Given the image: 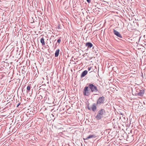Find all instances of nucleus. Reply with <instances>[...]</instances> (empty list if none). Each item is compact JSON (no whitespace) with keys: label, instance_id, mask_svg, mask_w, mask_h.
<instances>
[{"label":"nucleus","instance_id":"obj_26","mask_svg":"<svg viewBox=\"0 0 146 146\" xmlns=\"http://www.w3.org/2000/svg\"><path fill=\"white\" fill-rule=\"evenodd\" d=\"M119 129H120L119 126Z\"/></svg>","mask_w":146,"mask_h":146},{"label":"nucleus","instance_id":"obj_8","mask_svg":"<svg viewBox=\"0 0 146 146\" xmlns=\"http://www.w3.org/2000/svg\"><path fill=\"white\" fill-rule=\"evenodd\" d=\"M92 44L90 42H87L86 44V46L88 47V49L90 48L93 46Z\"/></svg>","mask_w":146,"mask_h":146},{"label":"nucleus","instance_id":"obj_9","mask_svg":"<svg viewBox=\"0 0 146 146\" xmlns=\"http://www.w3.org/2000/svg\"><path fill=\"white\" fill-rule=\"evenodd\" d=\"M96 137V136L95 135H89L88 137H87V138L85 139L84 138V140H87L88 139H90L92 138H95Z\"/></svg>","mask_w":146,"mask_h":146},{"label":"nucleus","instance_id":"obj_25","mask_svg":"<svg viewBox=\"0 0 146 146\" xmlns=\"http://www.w3.org/2000/svg\"><path fill=\"white\" fill-rule=\"evenodd\" d=\"M119 53H121V52H119Z\"/></svg>","mask_w":146,"mask_h":146},{"label":"nucleus","instance_id":"obj_7","mask_svg":"<svg viewBox=\"0 0 146 146\" xmlns=\"http://www.w3.org/2000/svg\"><path fill=\"white\" fill-rule=\"evenodd\" d=\"M91 108L93 111H95L96 110V104L95 103H94L92 104Z\"/></svg>","mask_w":146,"mask_h":146},{"label":"nucleus","instance_id":"obj_3","mask_svg":"<svg viewBox=\"0 0 146 146\" xmlns=\"http://www.w3.org/2000/svg\"><path fill=\"white\" fill-rule=\"evenodd\" d=\"M105 112V110L102 109L99 110L97 115L96 116V118L97 120H100L103 117L104 114Z\"/></svg>","mask_w":146,"mask_h":146},{"label":"nucleus","instance_id":"obj_2","mask_svg":"<svg viewBox=\"0 0 146 146\" xmlns=\"http://www.w3.org/2000/svg\"><path fill=\"white\" fill-rule=\"evenodd\" d=\"M120 131L119 132V140H125L127 137V134L125 132L123 129L121 130L119 129Z\"/></svg>","mask_w":146,"mask_h":146},{"label":"nucleus","instance_id":"obj_10","mask_svg":"<svg viewBox=\"0 0 146 146\" xmlns=\"http://www.w3.org/2000/svg\"><path fill=\"white\" fill-rule=\"evenodd\" d=\"M88 73V71L86 70H85L82 73L81 77V78L83 77H84L85 76H86Z\"/></svg>","mask_w":146,"mask_h":146},{"label":"nucleus","instance_id":"obj_19","mask_svg":"<svg viewBox=\"0 0 146 146\" xmlns=\"http://www.w3.org/2000/svg\"><path fill=\"white\" fill-rule=\"evenodd\" d=\"M86 1L87 2L89 3H90L91 2V0H86Z\"/></svg>","mask_w":146,"mask_h":146},{"label":"nucleus","instance_id":"obj_14","mask_svg":"<svg viewBox=\"0 0 146 146\" xmlns=\"http://www.w3.org/2000/svg\"><path fill=\"white\" fill-rule=\"evenodd\" d=\"M113 33L115 35H116L117 36L119 37V32L116 31L115 30H113Z\"/></svg>","mask_w":146,"mask_h":146},{"label":"nucleus","instance_id":"obj_17","mask_svg":"<svg viewBox=\"0 0 146 146\" xmlns=\"http://www.w3.org/2000/svg\"><path fill=\"white\" fill-rule=\"evenodd\" d=\"M92 67H88V70L90 71L92 69Z\"/></svg>","mask_w":146,"mask_h":146},{"label":"nucleus","instance_id":"obj_15","mask_svg":"<svg viewBox=\"0 0 146 146\" xmlns=\"http://www.w3.org/2000/svg\"><path fill=\"white\" fill-rule=\"evenodd\" d=\"M27 92H29V91L31 89V87L30 86H27Z\"/></svg>","mask_w":146,"mask_h":146},{"label":"nucleus","instance_id":"obj_20","mask_svg":"<svg viewBox=\"0 0 146 146\" xmlns=\"http://www.w3.org/2000/svg\"><path fill=\"white\" fill-rule=\"evenodd\" d=\"M20 105V103H19L17 105V107H18Z\"/></svg>","mask_w":146,"mask_h":146},{"label":"nucleus","instance_id":"obj_5","mask_svg":"<svg viewBox=\"0 0 146 146\" xmlns=\"http://www.w3.org/2000/svg\"><path fill=\"white\" fill-rule=\"evenodd\" d=\"M120 114L119 113V122L121 121L124 123L126 121V116L123 114L120 111Z\"/></svg>","mask_w":146,"mask_h":146},{"label":"nucleus","instance_id":"obj_6","mask_svg":"<svg viewBox=\"0 0 146 146\" xmlns=\"http://www.w3.org/2000/svg\"><path fill=\"white\" fill-rule=\"evenodd\" d=\"M139 91L137 93V94L138 96H143L144 93V90L143 89L139 90Z\"/></svg>","mask_w":146,"mask_h":146},{"label":"nucleus","instance_id":"obj_11","mask_svg":"<svg viewBox=\"0 0 146 146\" xmlns=\"http://www.w3.org/2000/svg\"><path fill=\"white\" fill-rule=\"evenodd\" d=\"M119 23H120V26L119 27V28L122 29L124 27L123 22L121 20H119Z\"/></svg>","mask_w":146,"mask_h":146},{"label":"nucleus","instance_id":"obj_1","mask_svg":"<svg viewBox=\"0 0 146 146\" xmlns=\"http://www.w3.org/2000/svg\"><path fill=\"white\" fill-rule=\"evenodd\" d=\"M88 86H85L83 90V94L88 96L90 95L91 92H96L98 91L97 87L93 84L90 83L88 84Z\"/></svg>","mask_w":146,"mask_h":146},{"label":"nucleus","instance_id":"obj_18","mask_svg":"<svg viewBox=\"0 0 146 146\" xmlns=\"http://www.w3.org/2000/svg\"><path fill=\"white\" fill-rule=\"evenodd\" d=\"M119 42H122V41H123V40H122L121 39H119Z\"/></svg>","mask_w":146,"mask_h":146},{"label":"nucleus","instance_id":"obj_21","mask_svg":"<svg viewBox=\"0 0 146 146\" xmlns=\"http://www.w3.org/2000/svg\"><path fill=\"white\" fill-rule=\"evenodd\" d=\"M122 36H121V35L119 33V38H122Z\"/></svg>","mask_w":146,"mask_h":146},{"label":"nucleus","instance_id":"obj_13","mask_svg":"<svg viewBox=\"0 0 146 146\" xmlns=\"http://www.w3.org/2000/svg\"><path fill=\"white\" fill-rule=\"evenodd\" d=\"M40 42L42 44V46H44L45 45L44 38L43 37L40 39Z\"/></svg>","mask_w":146,"mask_h":146},{"label":"nucleus","instance_id":"obj_4","mask_svg":"<svg viewBox=\"0 0 146 146\" xmlns=\"http://www.w3.org/2000/svg\"><path fill=\"white\" fill-rule=\"evenodd\" d=\"M105 98L104 96L99 97L97 101V105L99 106L104 104L105 102Z\"/></svg>","mask_w":146,"mask_h":146},{"label":"nucleus","instance_id":"obj_22","mask_svg":"<svg viewBox=\"0 0 146 146\" xmlns=\"http://www.w3.org/2000/svg\"><path fill=\"white\" fill-rule=\"evenodd\" d=\"M87 108H88V109H89V110H90L91 108L89 106H88Z\"/></svg>","mask_w":146,"mask_h":146},{"label":"nucleus","instance_id":"obj_24","mask_svg":"<svg viewBox=\"0 0 146 146\" xmlns=\"http://www.w3.org/2000/svg\"><path fill=\"white\" fill-rule=\"evenodd\" d=\"M123 42H124V41H123Z\"/></svg>","mask_w":146,"mask_h":146},{"label":"nucleus","instance_id":"obj_16","mask_svg":"<svg viewBox=\"0 0 146 146\" xmlns=\"http://www.w3.org/2000/svg\"><path fill=\"white\" fill-rule=\"evenodd\" d=\"M61 40L60 38L57 40V42L58 43H60L61 42Z\"/></svg>","mask_w":146,"mask_h":146},{"label":"nucleus","instance_id":"obj_23","mask_svg":"<svg viewBox=\"0 0 146 146\" xmlns=\"http://www.w3.org/2000/svg\"><path fill=\"white\" fill-rule=\"evenodd\" d=\"M123 124H122L121 125H122V126H123Z\"/></svg>","mask_w":146,"mask_h":146},{"label":"nucleus","instance_id":"obj_12","mask_svg":"<svg viewBox=\"0 0 146 146\" xmlns=\"http://www.w3.org/2000/svg\"><path fill=\"white\" fill-rule=\"evenodd\" d=\"M60 51V50L59 49H57L55 51V57H57L58 56L59 53Z\"/></svg>","mask_w":146,"mask_h":146}]
</instances>
